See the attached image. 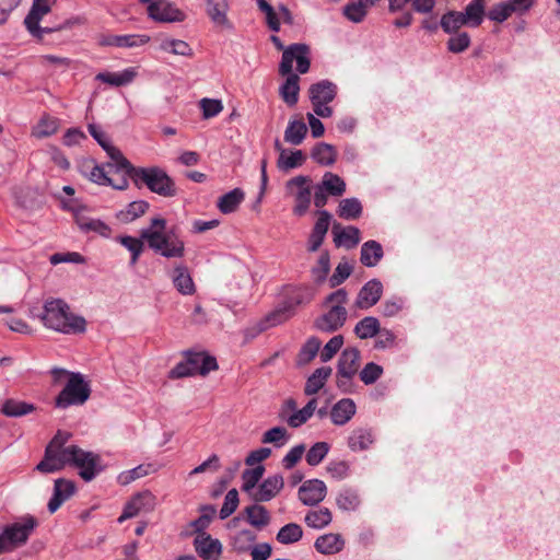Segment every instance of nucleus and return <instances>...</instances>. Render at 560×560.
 Wrapping results in <instances>:
<instances>
[{"mask_svg": "<svg viewBox=\"0 0 560 560\" xmlns=\"http://www.w3.org/2000/svg\"><path fill=\"white\" fill-rule=\"evenodd\" d=\"M141 238L148 243L149 248L162 257L172 259L185 256L184 241L174 230L166 231V221L163 218H153L150 226L141 230Z\"/></svg>", "mask_w": 560, "mask_h": 560, "instance_id": "nucleus-1", "label": "nucleus"}, {"mask_svg": "<svg viewBox=\"0 0 560 560\" xmlns=\"http://www.w3.org/2000/svg\"><path fill=\"white\" fill-rule=\"evenodd\" d=\"M40 319L45 327L62 334H80L86 328L85 319L71 313L69 305L59 299L44 304Z\"/></svg>", "mask_w": 560, "mask_h": 560, "instance_id": "nucleus-2", "label": "nucleus"}, {"mask_svg": "<svg viewBox=\"0 0 560 560\" xmlns=\"http://www.w3.org/2000/svg\"><path fill=\"white\" fill-rule=\"evenodd\" d=\"M37 526V518L31 514L22 515L4 525L0 529V555L12 552L24 546Z\"/></svg>", "mask_w": 560, "mask_h": 560, "instance_id": "nucleus-3", "label": "nucleus"}, {"mask_svg": "<svg viewBox=\"0 0 560 560\" xmlns=\"http://www.w3.org/2000/svg\"><path fill=\"white\" fill-rule=\"evenodd\" d=\"M131 179L137 186L144 185L150 191L159 196L172 198L177 195L175 182L159 166L138 167L133 170Z\"/></svg>", "mask_w": 560, "mask_h": 560, "instance_id": "nucleus-4", "label": "nucleus"}, {"mask_svg": "<svg viewBox=\"0 0 560 560\" xmlns=\"http://www.w3.org/2000/svg\"><path fill=\"white\" fill-rule=\"evenodd\" d=\"M65 455L68 465L77 468L84 481L93 480L103 470L100 455L93 452L85 451L77 445H68Z\"/></svg>", "mask_w": 560, "mask_h": 560, "instance_id": "nucleus-5", "label": "nucleus"}, {"mask_svg": "<svg viewBox=\"0 0 560 560\" xmlns=\"http://www.w3.org/2000/svg\"><path fill=\"white\" fill-rule=\"evenodd\" d=\"M91 395V387L80 373H70L66 386L56 397V407L67 409L83 405Z\"/></svg>", "mask_w": 560, "mask_h": 560, "instance_id": "nucleus-6", "label": "nucleus"}, {"mask_svg": "<svg viewBox=\"0 0 560 560\" xmlns=\"http://www.w3.org/2000/svg\"><path fill=\"white\" fill-rule=\"evenodd\" d=\"M67 440L68 436L61 432L55 435L45 450L43 460L36 466L38 471L45 474L56 472L68 465V459L65 455L67 452V446L65 445Z\"/></svg>", "mask_w": 560, "mask_h": 560, "instance_id": "nucleus-7", "label": "nucleus"}, {"mask_svg": "<svg viewBox=\"0 0 560 560\" xmlns=\"http://www.w3.org/2000/svg\"><path fill=\"white\" fill-rule=\"evenodd\" d=\"M294 61L296 62L298 73L304 74L308 72L311 67V50L306 44L295 43L284 49L279 65V73L281 75L293 73Z\"/></svg>", "mask_w": 560, "mask_h": 560, "instance_id": "nucleus-8", "label": "nucleus"}, {"mask_svg": "<svg viewBox=\"0 0 560 560\" xmlns=\"http://www.w3.org/2000/svg\"><path fill=\"white\" fill-rule=\"evenodd\" d=\"M312 179L305 175H299L289 179L285 184L287 191L294 198L293 213L304 215L312 202Z\"/></svg>", "mask_w": 560, "mask_h": 560, "instance_id": "nucleus-9", "label": "nucleus"}, {"mask_svg": "<svg viewBox=\"0 0 560 560\" xmlns=\"http://www.w3.org/2000/svg\"><path fill=\"white\" fill-rule=\"evenodd\" d=\"M310 98L313 104L314 113L323 118L332 115L331 107L328 106L337 94V86L328 80H322L310 86Z\"/></svg>", "mask_w": 560, "mask_h": 560, "instance_id": "nucleus-10", "label": "nucleus"}, {"mask_svg": "<svg viewBox=\"0 0 560 560\" xmlns=\"http://www.w3.org/2000/svg\"><path fill=\"white\" fill-rule=\"evenodd\" d=\"M156 504L155 495L144 490L135 494L124 506L121 515L118 517V523H124L126 520L136 517L141 512H151Z\"/></svg>", "mask_w": 560, "mask_h": 560, "instance_id": "nucleus-11", "label": "nucleus"}, {"mask_svg": "<svg viewBox=\"0 0 560 560\" xmlns=\"http://www.w3.org/2000/svg\"><path fill=\"white\" fill-rule=\"evenodd\" d=\"M50 7L48 0H34L33 5L24 20L27 31L37 38H43L44 34H48L60 30V27H42L39 25L44 15L49 13Z\"/></svg>", "mask_w": 560, "mask_h": 560, "instance_id": "nucleus-12", "label": "nucleus"}, {"mask_svg": "<svg viewBox=\"0 0 560 560\" xmlns=\"http://www.w3.org/2000/svg\"><path fill=\"white\" fill-rule=\"evenodd\" d=\"M149 16L162 23L182 22L185 14L166 0H155L148 5Z\"/></svg>", "mask_w": 560, "mask_h": 560, "instance_id": "nucleus-13", "label": "nucleus"}, {"mask_svg": "<svg viewBox=\"0 0 560 560\" xmlns=\"http://www.w3.org/2000/svg\"><path fill=\"white\" fill-rule=\"evenodd\" d=\"M298 494L304 505L314 506L325 499L327 487L323 480L308 479L299 488Z\"/></svg>", "mask_w": 560, "mask_h": 560, "instance_id": "nucleus-14", "label": "nucleus"}, {"mask_svg": "<svg viewBox=\"0 0 560 560\" xmlns=\"http://www.w3.org/2000/svg\"><path fill=\"white\" fill-rule=\"evenodd\" d=\"M382 294V282L378 279H372L360 289L354 306L359 310H369L380 301Z\"/></svg>", "mask_w": 560, "mask_h": 560, "instance_id": "nucleus-15", "label": "nucleus"}, {"mask_svg": "<svg viewBox=\"0 0 560 560\" xmlns=\"http://www.w3.org/2000/svg\"><path fill=\"white\" fill-rule=\"evenodd\" d=\"M348 312L346 308L330 306L329 311L316 318L315 327L325 332L338 330L347 320Z\"/></svg>", "mask_w": 560, "mask_h": 560, "instance_id": "nucleus-16", "label": "nucleus"}, {"mask_svg": "<svg viewBox=\"0 0 560 560\" xmlns=\"http://www.w3.org/2000/svg\"><path fill=\"white\" fill-rule=\"evenodd\" d=\"M150 42V36L145 34H126V35H104L100 39V45L136 48L143 46Z\"/></svg>", "mask_w": 560, "mask_h": 560, "instance_id": "nucleus-17", "label": "nucleus"}, {"mask_svg": "<svg viewBox=\"0 0 560 560\" xmlns=\"http://www.w3.org/2000/svg\"><path fill=\"white\" fill-rule=\"evenodd\" d=\"M310 300L311 298L305 299L303 292L300 289H294L292 290L291 294L287 296L282 307L272 313L268 320L271 322V325L280 324L281 322L287 320L293 314L294 308L298 305Z\"/></svg>", "mask_w": 560, "mask_h": 560, "instance_id": "nucleus-18", "label": "nucleus"}, {"mask_svg": "<svg viewBox=\"0 0 560 560\" xmlns=\"http://www.w3.org/2000/svg\"><path fill=\"white\" fill-rule=\"evenodd\" d=\"M197 553L205 560H218L222 552V544L209 534L197 535L194 540Z\"/></svg>", "mask_w": 560, "mask_h": 560, "instance_id": "nucleus-19", "label": "nucleus"}, {"mask_svg": "<svg viewBox=\"0 0 560 560\" xmlns=\"http://www.w3.org/2000/svg\"><path fill=\"white\" fill-rule=\"evenodd\" d=\"M185 359L188 362L194 375L200 374L206 376L211 371H215L218 369L215 358L202 352L187 351L185 353Z\"/></svg>", "mask_w": 560, "mask_h": 560, "instance_id": "nucleus-20", "label": "nucleus"}, {"mask_svg": "<svg viewBox=\"0 0 560 560\" xmlns=\"http://www.w3.org/2000/svg\"><path fill=\"white\" fill-rule=\"evenodd\" d=\"M206 12L211 22L220 27L231 30L232 24L228 18L229 1L228 0H205Z\"/></svg>", "mask_w": 560, "mask_h": 560, "instance_id": "nucleus-21", "label": "nucleus"}, {"mask_svg": "<svg viewBox=\"0 0 560 560\" xmlns=\"http://www.w3.org/2000/svg\"><path fill=\"white\" fill-rule=\"evenodd\" d=\"M334 243L337 247L354 248L361 241L360 230L355 226L342 228L340 223L332 225Z\"/></svg>", "mask_w": 560, "mask_h": 560, "instance_id": "nucleus-22", "label": "nucleus"}, {"mask_svg": "<svg viewBox=\"0 0 560 560\" xmlns=\"http://www.w3.org/2000/svg\"><path fill=\"white\" fill-rule=\"evenodd\" d=\"M331 214L326 210L318 211V219L308 238V250L316 252L322 246L329 229Z\"/></svg>", "mask_w": 560, "mask_h": 560, "instance_id": "nucleus-23", "label": "nucleus"}, {"mask_svg": "<svg viewBox=\"0 0 560 560\" xmlns=\"http://www.w3.org/2000/svg\"><path fill=\"white\" fill-rule=\"evenodd\" d=\"M283 477L281 475H273L266 478L258 487L253 499L256 502H267L273 499L283 488Z\"/></svg>", "mask_w": 560, "mask_h": 560, "instance_id": "nucleus-24", "label": "nucleus"}, {"mask_svg": "<svg viewBox=\"0 0 560 560\" xmlns=\"http://www.w3.org/2000/svg\"><path fill=\"white\" fill-rule=\"evenodd\" d=\"M75 491V486L72 481L67 479H57L54 485V494L48 502V511L55 513L61 504L71 498Z\"/></svg>", "mask_w": 560, "mask_h": 560, "instance_id": "nucleus-25", "label": "nucleus"}, {"mask_svg": "<svg viewBox=\"0 0 560 560\" xmlns=\"http://www.w3.org/2000/svg\"><path fill=\"white\" fill-rule=\"evenodd\" d=\"M171 278L174 287L180 294L192 295L196 292V285L187 266L183 264L176 265Z\"/></svg>", "mask_w": 560, "mask_h": 560, "instance_id": "nucleus-26", "label": "nucleus"}, {"mask_svg": "<svg viewBox=\"0 0 560 560\" xmlns=\"http://www.w3.org/2000/svg\"><path fill=\"white\" fill-rule=\"evenodd\" d=\"M357 412V406L350 398H342L337 401L330 410L331 422L336 425H345Z\"/></svg>", "mask_w": 560, "mask_h": 560, "instance_id": "nucleus-27", "label": "nucleus"}, {"mask_svg": "<svg viewBox=\"0 0 560 560\" xmlns=\"http://www.w3.org/2000/svg\"><path fill=\"white\" fill-rule=\"evenodd\" d=\"M360 351L357 348L345 349L338 360L337 372L347 376H355L359 370Z\"/></svg>", "mask_w": 560, "mask_h": 560, "instance_id": "nucleus-28", "label": "nucleus"}, {"mask_svg": "<svg viewBox=\"0 0 560 560\" xmlns=\"http://www.w3.org/2000/svg\"><path fill=\"white\" fill-rule=\"evenodd\" d=\"M374 441L375 438L372 429L357 428L351 431L347 443L352 452H362L369 450Z\"/></svg>", "mask_w": 560, "mask_h": 560, "instance_id": "nucleus-29", "label": "nucleus"}, {"mask_svg": "<svg viewBox=\"0 0 560 560\" xmlns=\"http://www.w3.org/2000/svg\"><path fill=\"white\" fill-rule=\"evenodd\" d=\"M75 223L82 232L96 233L103 237H109L112 229L100 219H92L81 214L79 211L74 213Z\"/></svg>", "mask_w": 560, "mask_h": 560, "instance_id": "nucleus-30", "label": "nucleus"}, {"mask_svg": "<svg viewBox=\"0 0 560 560\" xmlns=\"http://www.w3.org/2000/svg\"><path fill=\"white\" fill-rule=\"evenodd\" d=\"M315 549L323 555H335L345 547V540L340 534H324L314 544Z\"/></svg>", "mask_w": 560, "mask_h": 560, "instance_id": "nucleus-31", "label": "nucleus"}, {"mask_svg": "<svg viewBox=\"0 0 560 560\" xmlns=\"http://www.w3.org/2000/svg\"><path fill=\"white\" fill-rule=\"evenodd\" d=\"M285 81L281 84L279 93L288 106H294L299 101L300 77L298 73H287Z\"/></svg>", "mask_w": 560, "mask_h": 560, "instance_id": "nucleus-32", "label": "nucleus"}, {"mask_svg": "<svg viewBox=\"0 0 560 560\" xmlns=\"http://www.w3.org/2000/svg\"><path fill=\"white\" fill-rule=\"evenodd\" d=\"M247 522L258 530L269 525L271 516L269 511L260 504H252L244 509Z\"/></svg>", "mask_w": 560, "mask_h": 560, "instance_id": "nucleus-33", "label": "nucleus"}, {"mask_svg": "<svg viewBox=\"0 0 560 560\" xmlns=\"http://www.w3.org/2000/svg\"><path fill=\"white\" fill-rule=\"evenodd\" d=\"M137 75L135 68H127L121 72H100L95 80L113 86H124L131 83Z\"/></svg>", "mask_w": 560, "mask_h": 560, "instance_id": "nucleus-34", "label": "nucleus"}, {"mask_svg": "<svg viewBox=\"0 0 560 560\" xmlns=\"http://www.w3.org/2000/svg\"><path fill=\"white\" fill-rule=\"evenodd\" d=\"M110 159V163H107V166L109 168H115L117 173L122 172L127 174L130 178L133 176V170H137L138 167H135L121 153V151L116 148L115 145L108 148L105 151Z\"/></svg>", "mask_w": 560, "mask_h": 560, "instance_id": "nucleus-35", "label": "nucleus"}, {"mask_svg": "<svg viewBox=\"0 0 560 560\" xmlns=\"http://www.w3.org/2000/svg\"><path fill=\"white\" fill-rule=\"evenodd\" d=\"M383 247L376 241H368L361 247L360 261L366 267L376 266L383 258Z\"/></svg>", "mask_w": 560, "mask_h": 560, "instance_id": "nucleus-36", "label": "nucleus"}, {"mask_svg": "<svg viewBox=\"0 0 560 560\" xmlns=\"http://www.w3.org/2000/svg\"><path fill=\"white\" fill-rule=\"evenodd\" d=\"M331 368L322 366L316 369L307 378L304 387V393L308 396L316 394L319 392L328 377L331 375Z\"/></svg>", "mask_w": 560, "mask_h": 560, "instance_id": "nucleus-37", "label": "nucleus"}, {"mask_svg": "<svg viewBox=\"0 0 560 560\" xmlns=\"http://www.w3.org/2000/svg\"><path fill=\"white\" fill-rule=\"evenodd\" d=\"M244 198V191L241 188H234L231 191L221 196L218 200L217 206L222 213H232L236 211V209L242 203Z\"/></svg>", "mask_w": 560, "mask_h": 560, "instance_id": "nucleus-38", "label": "nucleus"}, {"mask_svg": "<svg viewBox=\"0 0 560 560\" xmlns=\"http://www.w3.org/2000/svg\"><path fill=\"white\" fill-rule=\"evenodd\" d=\"M332 521V514L328 508L311 510L305 514V524L314 529H323Z\"/></svg>", "mask_w": 560, "mask_h": 560, "instance_id": "nucleus-39", "label": "nucleus"}, {"mask_svg": "<svg viewBox=\"0 0 560 560\" xmlns=\"http://www.w3.org/2000/svg\"><path fill=\"white\" fill-rule=\"evenodd\" d=\"M305 160L306 156L301 150L291 151L290 153H288L287 150H281L277 166L279 170L288 172L302 166Z\"/></svg>", "mask_w": 560, "mask_h": 560, "instance_id": "nucleus-40", "label": "nucleus"}, {"mask_svg": "<svg viewBox=\"0 0 560 560\" xmlns=\"http://www.w3.org/2000/svg\"><path fill=\"white\" fill-rule=\"evenodd\" d=\"M318 185L332 197H340L346 192L345 180L331 172H326Z\"/></svg>", "mask_w": 560, "mask_h": 560, "instance_id": "nucleus-41", "label": "nucleus"}, {"mask_svg": "<svg viewBox=\"0 0 560 560\" xmlns=\"http://www.w3.org/2000/svg\"><path fill=\"white\" fill-rule=\"evenodd\" d=\"M311 156L318 164L329 166L336 162L337 152L331 144L320 142L313 148Z\"/></svg>", "mask_w": 560, "mask_h": 560, "instance_id": "nucleus-42", "label": "nucleus"}, {"mask_svg": "<svg viewBox=\"0 0 560 560\" xmlns=\"http://www.w3.org/2000/svg\"><path fill=\"white\" fill-rule=\"evenodd\" d=\"M307 133V126L303 120L293 119L290 120L284 131L285 142L299 145L303 142Z\"/></svg>", "mask_w": 560, "mask_h": 560, "instance_id": "nucleus-43", "label": "nucleus"}, {"mask_svg": "<svg viewBox=\"0 0 560 560\" xmlns=\"http://www.w3.org/2000/svg\"><path fill=\"white\" fill-rule=\"evenodd\" d=\"M59 128V120L57 118L44 115L36 126L32 129V136L37 139H43L52 136Z\"/></svg>", "mask_w": 560, "mask_h": 560, "instance_id": "nucleus-44", "label": "nucleus"}, {"mask_svg": "<svg viewBox=\"0 0 560 560\" xmlns=\"http://www.w3.org/2000/svg\"><path fill=\"white\" fill-rule=\"evenodd\" d=\"M467 25L477 27L479 26L485 16V0H472L462 12Z\"/></svg>", "mask_w": 560, "mask_h": 560, "instance_id": "nucleus-45", "label": "nucleus"}, {"mask_svg": "<svg viewBox=\"0 0 560 560\" xmlns=\"http://www.w3.org/2000/svg\"><path fill=\"white\" fill-rule=\"evenodd\" d=\"M35 410V406L30 402L15 400V399H7L1 407V411L7 417H22L28 415Z\"/></svg>", "mask_w": 560, "mask_h": 560, "instance_id": "nucleus-46", "label": "nucleus"}, {"mask_svg": "<svg viewBox=\"0 0 560 560\" xmlns=\"http://www.w3.org/2000/svg\"><path fill=\"white\" fill-rule=\"evenodd\" d=\"M337 213L345 220H355L362 214V205L357 198H346L339 202Z\"/></svg>", "mask_w": 560, "mask_h": 560, "instance_id": "nucleus-47", "label": "nucleus"}, {"mask_svg": "<svg viewBox=\"0 0 560 560\" xmlns=\"http://www.w3.org/2000/svg\"><path fill=\"white\" fill-rule=\"evenodd\" d=\"M320 345L317 337L308 338L299 351L296 364L300 366L308 364L318 353Z\"/></svg>", "mask_w": 560, "mask_h": 560, "instance_id": "nucleus-48", "label": "nucleus"}, {"mask_svg": "<svg viewBox=\"0 0 560 560\" xmlns=\"http://www.w3.org/2000/svg\"><path fill=\"white\" fill-rule=\"evenodd\" d=\"M149 209V202L136 200L130 202L125 210H121L117 218L124 223H129L143 215Z\"/></svg>", "mask_w": 560, "mask_h": 560, "instance_id": "nucleus-49", "label": "nucleus"}, {"mask_svg": "<svg viewBox=\"0 0 560 560\" xmlns=\"http://www.w3.org/2000/svg\"><path fill=\"white\" fill-rule=\"evenodd\" d=\"M380 332V322L376 317L366 316L361 319L354 327V334L360 339H369Z\"/></svg>", "mask_w": 560, "mask_h": 560, "instance_id": "nucleus-50", "label": "nucleus"}, {"mask_svg": "<svg viewBox=\"0 0 560 560\" xmlns=\"http://www.w3.org/2000/svg\"><path fill=\"white\" fill-rule=\"evenodd\" d=\"M440 25L445 33L452 34L467 25V22L462 12L448 11L442 15Z\"/></svg>", "mask_w": 560, "mask_h": 560, "instance_id": "nucleus-51", "label": "nucleus"}, {"mask_svg": "<svg viewBox=\"0 0 560 560\" xmlns=\"http://www.w3.org/2000/svg\"><path fill=\"white\" fill-rule=\"evenodd\" d=\"M302 536V527L296 523H289L279 529L277 540L282 545H290L299 541Z\"/></svg>", "mask_w": 560, "mask_h": 560, "instance_id": "nucleus-52", "label": "nucleus"}, {"mask_svg": "<svg viewBox=\"0 0 560 560\" xmlns=\"http://www.w3.org/2000/svg\"><path fill=\"white\" fill-rule=\"evenodd\" d=\"M360 502L357 491L349 488L341 490L336 498V504L342 511H354Z\"/></svg>", "mask_w": 560, "mask_h": 560, "instance_id": "nucleus-53", "label": "nucleus"}, {"mask_svg": "<svg viewBox=\"0 0 560 560\" xmlns=\"http://www.w3.org/2000/svg\"><path fill=\"white\" fill-rule=\"evenodd\" d=\"M117 241L127 248L131 254L130 265L133 266L138 261L139 257L141 256L144 245H143V238H137L133 236L125 235L119 236Z\"/></svg>", "mask_w": 560, "mask_h": 560, "instance_id": "nucleus-54", "label": "nucleus"}, {"mask_svg": "<svg viewBox=\"0 0 560 560\" xmlns=\"http://www.w3.org/2000/svg\"><path fill=\"white\" fill-rule=\"evenodd\" d=\"M317 400L311 399L301 410L295 411L288 419V424L292 428H299L304 424L316 410Z\"/></svg>", "mask_w": 560, "mask_h": 560, "instance_id": "nucleus-55", "label": "nucleus"}, {"mask_svg": "<svg viewBox=\"0 0 560 560\" xmlns=\"http://www.w3.org/2000/svg\"><path fill=\"white\" fill-rule=\"evenodd\" d=\"M160 48L178 56H192L191 47L182 39L165 38L161 42Z\"/></svg>", "mask_w": 560, "mask_h": 560, "instance_id": "nucleus-56", "label": "nucleus"}, {"mask_svg": "<svg viewBox=\"0 0 560 560\" xmlns=\"http://www.w3.org/2000/svg\"><path fill=\"white\" fill-rule=\"evenodd\" d=\"M289 440V434L285 428L275 427L262 434L261 442L264 444H273L276 447L283 446Z\"/></svg>", "mask_w": 560, "mask_h": 560, "instance_id": "nucleus-57", "label": "nucleus"}, {"mask_svg": "<svg viewBox=\"0 0 560 560\" xmlns=\"http://www.w3.org/2000/svg\"><path fill=\"white\" fill-rule=\"evenodd\" d=\"M232 546L240 551H245L256 540V534L250 529H241L230 536Z\"/></svg>", "mask_w": 560, "mask_h": 560, "instance_id": "nucleus-58", "label": "nucleus"}, {"mask_svg": "<svg viewBox=\"0 0 560 560\" xmlns=\"http://www.w3.org/2000/svg\"><path fill=\"white\" fill-rule=\"evenodd\" d=\"M265 472V468L261 465L256 466L252 469H245L242 474L243 486L242 490L250 493V491L257 486Z\"/></svg>", "mask_w": 560, "mask_h": 560, "instance_id": "nucleus-59", "label": "nucleus"}, {"mask_svg": "<svg viewBox=\"0 0 560 560\" xmlns=\"http://www.w3.org/2000/svg\"><path fill=\"white\" fill-rule=\"evenodd\" d=\"M330 270V257L328 252H323L317 260V264L312 268V276L316 283H322L326 280Z\"/></svg>", "mask_w": 560, "mask_h": 560, "instance_id": "nucleus-60", "label": "nucleus"}, {"mask_svg": "<svg viewBox=\"0 0 560 560\" xmlns=\"http://www.w3.org/2000/svg\"><path fill=\"white\" fill-rule=\"evenodd\" d=\"M151 465H139L132 469L122 471L118 475L117 481L121 486H127L132 481L150 474Z\"/></svg>", "mask_w": 560, "mask_h": 560, "instance_id": "nucleus-61", "label": "nucleus"}, {"mask_svg": "<svg viewBox=\"0 0 560 560\" xmlns=\"http://www.w3.org/2000/svg\"><path fill=\"white\" fill-rule=\"evenodd\" d=\"M329 452V444L326 442L315 443L306 453L305 459L310 466L319 465Z\"/></svg>", "mask_w": 560, "mask_h": 560, "instance_id": "nucleus-62", "label": "nucleus"}, {"mask_svg": "<svg viewBox=\"0 0 560 560\" xmlns=\"http://www.w3.org/2000/svg\"><path fill=\"white\" fill-rule=\"evenodd\" d=\"M514 12V8H512L509 1H503L493 5L489 12L488 18L491 21L502 23L508 20Z\"/></svg>", "mask_w": 560, "mask_h": 560, "instance_id": "nucleus-63", "label": "nucleus"}, {"mask_svg": "<svg viewBox=\"0 0 560 560\" xmlns=\"http://www.w3.org/2000/svg\"><path fill=\"white\" fill-rule=\"evenodd\" d=\"M352 266L347 261H341L336 267L334 273L328 279V283L330 288H336L343 283L351 275Z\"/></svg>", "mask_w": 560, "mask_h": 560, "instance_id": "nucleus-64", "label": "nucleus"}]
</instances>
